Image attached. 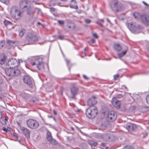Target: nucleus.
<instances>
[{
    "label": "nucleus",
    "mask_w": 149,
    "mask_h": 149,
    "mask_svg": "<svg viewBox=\"0 0 149 149\" xmlns=\"http://www.w3.org/2000/svg\"><path fill=\"white\" fill-rule=\"evenodd\" d=\"M109 6L112 10L115 12L121 11L123 9V5L118 0H112Z\"/></svg>",
    "instance_id": "nucleus-1"
},
{
    "label": "nucleus",
    "mask_w": 149,
    "mask_h": 149,
    "mask_svg": "<svg viewBox=\"0 0 149 149\" xmlns=\"http://www.w3.org/2000/svg\"><path fill=\"white\" fill-rule=\"evenodd\" d=\"M5 72L7 76L10 77L18 76L20 73V70L16 67L10 66L5 69Z\"/></svg>",
    "instance_id": "nucleus-2"
},
{
    "label": "nucleus",
    "mask_w": 149,
    "mask_h": 149,
    "mask_svg": "<svg viewBox=\"0 0 149 149\" xmlns=\"http://www.w3.org/2000/svg\"><path fill=\"white\" fill-rule=\"evenodd\" d=\"M38 37L33 32L28 33L26 36L25 42L26 44L31 45L37 41Z\"/></svg>",
    "instance_id": "nucleus-3"
},
{
    "label": "nucleus",
    "mask_w": 149,
    "mask_h": 149,
    "mask_svg": "<svg viewBox=\"0 0 149 149\" xmlns=\"http://www.w3.org/2000/svg\"><path fill=\"white\" fill-rule=\"evenodd\" d=\"M98 110L96 107H90L86 111V114L87 117L89 118H94L97 116Z\"/></svg>",
    "instance_id": "nucleus-4"
},
{
    "label": "nucleus",
    "mask_w": 149,
    "mask_h": 149,
    "mask_svg": "<svg viewBox=\"0 0 149 149\" xmlns=\"http://www.w3.org/2000/svg\"><path fill=\"white\" fill-rule=\"evenodd\" d=\"M42 61V58L37 57L35 58V61L32 63V65H36L38 69L41 71H43L44 70V64Z\"/></svg>",
    "instance_id": "nucleus-5"
},
{
    "label": "nucleus",
    "mask_w": 149,
    "mask_h": 149,
    "mask_svg": "<svg viewBox=\"0 0 149 149\" xmlns=\"http://www.w3.org/2000/svg\"><path fill=\"white\" fill-rule=\"evenodd\" d=\"M26 123L28 127L33 130L37 129L39 125L38 122L36 120L33 119H30L27 120Z\"/></svg>",
    "instance_id": "nucleus-6"
},
{
    "label": "nucleus",
    "mask_w": 149,
    "mask_h": 149,
    "mask_svg": "<svg viewBox=\"0 0 149 149\" xmlns=\"http://www.w3.org/2000/svg\"><path fill=\"white\" fill-rule=\"evenodd\" d=\"M10 14L13 18L17 19L20 17L21 13L16 7L13 6L11 9Z\"/></svg>",
    "instance_id": "nucleus-7"
},
{
    "label": "nucleus",
    "mask_w": 149,
    "mask_h": 149,
    "mask_svg": "<svg viewBox=\"0 0 149 149\" xmlns=\"http://www.w3.org/2000/svg\"><path fill=\"white\" fill-rule=\"evenodd\" d=\"M23 81L24 82L31 88L33 87V80L30 77L25 75L24 77Z\"/></svg>",
    "instance_id": "nucleus-8"
},
{
    "label": "nucleus",
    "mask_w": 149,
    "mask_h": 149,
    "mask_svg": "<svg viewBox=\"0 0 149 149\" xmlns=\"http://www.w3.org/2000/svg\"><path fill=\"white\" fill-rule=\"evenodd\" d=\"M7 65L10 67L13 66L17 67L19 65V62L15 58H12L8 60Z\"/></svg>",
    "instance_id": "nucleus-9"
},
{
    "label": "nucleus",
    "mask_w": 149,
    "mask_h": 149,
    "mask_svg": "<svg viewBox=\"0 0 149 149\" xmlns=\"http://www.w3.org/2000/svg\"><path fill=\"white\" fill-rule=\"evenodd\" d=\"M117 117V114L116 112L112 111L109 112L107 115L108 120L110 121H114Z\"/></svg>",
    "instance_id": "nucleus-10"
},
{
    "label": "nucleus",
    "mask_w": 149,
    "mask_h": 149,
    "mask_svg": "<svg viewBox=\"0 0 149 149\" xmlns=\"http://www.w3.org/2000/svg\"><path fill=\"white\" fill-rule=\"evenodd\" d=\"M124 127L130 132L135 131L137 127L136 125L131 123H128L125 125Z\"/></svg>",
    "instance_id": "nucleus-11"
},
{
    "label": "nucleus",
    "mask_w": 149,
    "mask_h": 149,
    "mask_svg": "<svg viewBox=\"0 0 149 149\" xmlns=\"http://www.w3.org/2000/svg\"><path fill=\"white\" fill-rule=\"evenodd\" d=\"M70 91L72 96L71 98H74L75 96L78 92V89L77 87L74 84H72L70 87Z\"/></svg>",
    "instance_id": "nucleus-12"
},
{
    "label": "nucleus",
    "mask_w": 149,
    "mask_h": 149,
    "mask_svg": "<svg viewBox=\"0 0 149 149\" xmlns=\"http://www.w3.org/2000/svg\"><path fill=\"white\" fill-rule=\"evenodd\" d=\"M97 102L96 97L92 96L88 99L87 102V104L90 107H93V106L96 104Z\"/></svg>",
    "instance_id": "nucleus-13"
},
{
    "label": "nucleus",
    "mask_w": 149,
    "mask_h": 149,
    "mask_svg": "<svg viewBox=\"0 0 149 149\" xmlns=\"http://www.w3.org/2000/svg\"><path fill=\"white\" fill-rule=\"evenodd\" d=\"M28 1L27 0H22L20 2L19 6L21 9L23 10V11H25L27 8V4Z\"/></svg>",
    "instance_id": "nucleus-14"
},
{
    "label": "nucleus",
    "mask_w": 149,
    "mask_h": 149,
    "mask_svg": "<svg viewBox=\"0 0 149 149\" xmlns=\"http://www.w3.org/2000/svg\"><path fill=\"white\" fill-rule=\"evenodd\" d=\"M112 102L113 106L117 109H120L121 103L119 100L117 99L116 98L114 97L112 100Z\"/></svg>",
    "instance_id": "nucleus-15"
},
{
    "label": "nucleus",
    "mask_w": 149,
    "mask_h": 149,
    "mask_svg": "<svg viewBox=\"0 0 149 149\" xmlns=\"http://www.w3.org/2000/svg\"><path fill=\"white\" fill-rule=\"evenodd\" d=\"M141 20L144 24L148 25H149V16L141 15Z\"/></svg>",
    "instance_id": "nucleus-16"
},
{
    "label": "nucleus",
    "mask_w": 149,
    "mask_h": 149,
    "mask_svg": "<svg viewBox=\"0 0 149 149\" xmlns=\"http://www.w3.org/2000/svg\"><path fill=\"white\" fill-rule=\"evenodd\" d=\"M22 130L23 133L25 137L27 139L30 138V132L29 130L24 127H23Z\"/></svg>",
    "instance_id": "nucleus-17"
},
{
    "label": "nucleus",
    "mask_w": 149,
    "mask_h": 149,
    "mask_svg": "<svg viewBox=\"0 0 149 149\" xmlns=\"http://www.w3.org/2000/svg\"><path fill=\"white\" fill-rule=\"evenodd\" d=\"M7 56L5 55L2 54L0 55V65L4 64L7 59Z\"/></svg>",
    "instance_id": "nucleus-18"
},
{
    "label": "nucleus",
    "mask_w": 149,
    "mask_h": 149,
    "mask_svg": "<svg viewBox=\"0 0 149 149\" xmlns=\"http://www.w3.org/2000/svg\"><path fill=\"white\" fill-rule=\"evenodd\" d=\"M71 3H73L74 5H73L72 4H70V8L77 9L78 8V7L77 5L76 1L75 0H71Z\"/></svg>",
    "instance_id": "nucleus-19"
},
{
    "label": "nucleus",
    "mask_w": 149,
    "mask_h": 149,
    "mask_svg": "<svg viewBox=\"0 0 149 149\" xmlns=\"http://www.w3.org/2000/svg\"><path fill=\"white\" fill-rule=\"evenodd\" d=\"M141 30L140 28L139 25H135L134 29V31L132 33H138L140 32Z\"/></svg>",
    "instance_id": "nucleus-20"
},
{
    "label": "nucleus",
    "mask_w": 149,
    "mask_h": 149,
    "mask_svg": "<svg viewBox=\"0 0 149 149\" xmlns=\"http://www.w3.org/2000/svg\"><path fill=\"white\" fill-rule=\"evenodd\" d=\"M136 25L132 23H130L128 24V27L130 30L132 32L134 31V29Z\"/></svg>",
    "instance_id": "nucleus-21"
},
{
    "label": "nucleus",
    "mask_w": 149,
    "mask_h": 149,
    "mask_svg": "<svg viewBox=\"0 0 149 149\" xmlns=\"http://www.w3.org/2000/svg\"><path fill=\"white\" fill-rule=\"evenodd\" d=\"M68 26L69 29H74L75 27L74 24L71 21H68Z\"/></svg>",
    "instance_id": "nucleus-22"
},
{
    "label": "nucleus",
    "mask_w": 149,
    "mask_h": 149,
    "mask_svg": "<svg viewBox=\"0 0 149 149\" xmlns=\"http://www.w3.org/2000/svg\"><path fill=\"white\" fill-rule=\"evenodd\" d=\"M113 48L117 51H120L121 49V47L118 44H115L113 46Z\"/></svg>",
    "instance_id": "nucleus-23"
},
{
    "label": "nucleus",
    "mask_w": 149,
    "mask_h": 149,
    "mask_svg": "<svg viewBox=\"0 0 149 149\" xmlns=\"http://www.w3.org/2000/svg\"><path fill=\"white\" fill-rule=\"evenodd\" d=\"M103 138L104 140L106 141H109L110 136L109 134H105L103 135Z\"/></svg>",
    "instance_id": "nucleus-24"
},
{
    "label": "nucleus",
    "mask_w": 149,
    "mask_h": 149,
    "mask_svg": "<svg viewBox=\"0 0 149 149\" xmlns=\"http://www.w3.org/2000/svg\"><path fill=\"white\" fill-rule=\"evenodd\" d=\"M21 95L22 97L26 99H27L30 96L29 94L28 93H26L24 91L21 93Z\"/></svg>",
    "instance_id": "nucleus-25"
},
{
    "label": "nucleus",
    "mask_w": 149,
    "mask_h": 149,
    "mask_svg": "<svg viewBox=\"0 0 149 149\" xmlns=\"http://www.w3.org/2000/svg\"><path fill=\"white\" fill-rule=\"evenodd\" d=\"M88 143L91 146H96L98 144L97 142L91 140L88 141Z\"/></svg>",
    "instance_id": "nucleus-26"
},
{
    "label": "nucleus",
    "mask_w": 149,
    "mask_h": 149,
    "mask_svg": "<svg viewBox=\"0 0 149 149\" xmlns=\"http://www.w3.org/2000/svg\"><path fill=\"white\" fill-rule=\"evenodd\" d=\"M26 32L25 29H21L19 31V36L20 37H22L23 36L24 34Z\"/></svg>",
    "instance_id": "nucleus-27"
},
{
    "label": "nucleus",
    "mask_w": 149,
    "mask_h": 149,
    "mask_svg": "<svg viewBox=\"0 0 149 149\" xmlns=\"http://www.w3.org/2000/svg\"><path fill=\"white\" fill-rule=\"evenodd\" d=\"M3 23H4V25H5V26L6 27H7L8 26H9L10 25H12V23L11 22H10L9 21L7 20L6 19H5V20H4V21L3 22Z\"/></svg>",
    "instance_id": "nucleus-28"
},
{
    "label": "nucleus",
    "mask_w": 149,
    "mask_h": 149,
    "mask_svg": "<svg viewBox=\"0 0 149 149\" xmlns=\"http://www.w3.org/2000/svg\"><path fill=\"white\" fill-rule=\"evenodd\" d=\"M65 60L66 63L68 67V70L69 71L70 70V68L72 67V65L70 63V61L69 60L65 59Z\"/></svg>",
    "instance_id": "nucleus-29"
},
{
    "label": "nucleus",
    "mask_w": 149,
    "mask_h": 149,
    "mask_svg": "<svg viewBox=\"0 0 149 149\" xmlns=\"http://www.w3.org/2000/svg\"><path fill=\"white\" fill-rule=\"evenodd\" d=\"M47 140L49 141L52 140V137L51 135V134L50 132H49L47 134Z\"/></svg>",
    "instance_id": "nucleus-30"
},
{
    "label": "nucleus",
    "mask_w": 149,
    "mask_h": 149,
    "mask_svg": "<svg viewBox=\"0 0 149 149\" xmlns=\"http://www.w3.org/2000/svg\"><path fill=\"white\" fill-rule=\"evenodd\" d=\"M133 15L135 17V18L136 19H138L139 17L141 18V16L139 14V13H134L133 14Z\"/></svg>",
    "instance_id": "nucleus-31"
},
{
    "label": "nucleus",
    "mask_w": 149,
    "mask_h": 149,
    "mask_svg": "<svg viewBox=\"0 0 149 149\" xmlns=\"http://www.w3.org/2000/svg\"><path fill=\"white\" fill-rule=\"evenodd\" d=\"M25 10H27V14L29 15H30L32 13L31 8L30 7H27V8Z\"/></svg>",
    "instance_id": "nucleus-32"
},
{
    "label": "nucleus",
    "mask_w": 149,
    "mask_h": 149,
    "mask_svg": "<svg viewBox=\"0 0 149 149\" xmlns=\"http://www.w3.org/2000/svg\"><path fill=\"white\" fill-rule=\"evenodd\" d=\"M8 117L6 116L5 117V118L4 119H3L2 120V123L3 124L5 125L6 124V122L8 120Z\"/></svg>",
    "instance_id": "nucleus-33"
},
{
    "label": "nucleus",
    "mask_w": 149,
    "mask_h": 149,
    "mask_svg": "<svg viewBox=\"0 0 149 149\" xmlns=\"http://www.w3.org/2000/svg\"><path fill=\"white\" fill-rule=\"evenodd\" d=\"M5 42L4 40H2L0 41V48L2 47L4 45Z\"/></svg>",
    "instance_id": "nucleus-34"
},
{
    "label": "nucleus",
    "mask_w": 149,
    "mask_h": 149,
    "mask_svg": "<svg viewBox=\"0 0 149 149\" xmlns=\"http://www.w3.org/2000/svg\"><path fill=\"white\" fill-rule=\"evenodd\" d=\"M124 149H134V148L131 146H127L124 147Z\"/></svg>",
    "instance_id": "nucleus-35"
},
{
    "label": "nucleus",
    "mask_w": 149,
    "mask_h": 149,
    "mask_svg": "<svg viewBox=\"0 0 149 149\" xmlns=\"http://www.w3.org/2000/svg\"><path fill=\"white\" fill-rule=\"evenodd\" d=\"M49 141L52 144L54 145L56 144L57 143L56 141L55 140L53 139V138L52 139V140L51 141Z\"/></svg>",
    "instance_id": "nucleus-36"
},
{
    "label": "nucleus",
    "mask_w": 149,
    "mask_h": 149,
    "mask_svg": "<svg viewBox=\"0 0 149 149\" xmlns=\"http://www.w3.org/2000/svg\"><path fill=\"white\" fill-rule=\"evenodd\" d=\"M37 99L35 97H33L31 100L30 101L33 103H34L37 101Z\"/></svg>",
    "instance_id": "nucleus-37"
},
{
    "label": "nucleus",
    "mask_w": 149,
    "mask_h": 149,
    "mask_svg": "<svg viewBox=\"0 0 149 149\" xmlns=\"http://www.w3.org/2000/svg\"><path fill=\"white\" fill-rule=\"evenodd\" d=\"M125 50L122 53L123 54V55L124 56L126 53L127 51V48L126 46H125Z\"/></svg>",
    "instance_id": "nucleus-38"
},
{
    "label": "nucleus",
    "mask_w": 149,
    "mask_h": 149,
    "mask_svg": "<svg viewBox=\"0 0 149 149\" xmlns=\"http://www.w3.org/2000/svg\"><path fill=\"white\" fill-rule=\"evenodd\" d=\"M113 79L114 80H116L119 77V74H117L116 75L114 76Z\"/></svg>",
    "instance_id": "nucleus-39"
},
{
    "label": "nucleus",
    "mask_w": 149,
    "mask_h": 149,
    "mask_svg": "<svg viewBox=\"0 0 149 149\" xmlns=\"http://www.w3.org/2000/svg\"><path fill=\"white\" fill-rule=\"evenodd\" d=\"M58 38L60 40H62L64 39V37L63 36L59 35L58 36Z\"/></svg>",
    "instance_id": "nucleus-40"
},
{
    "label": "nucleus",
    "mask_w": 149,
    "mask_h": 149,
    "mask_svg": "<svg viewBox=\"0 0 149 149\" xmlns=\"http://www.w3.org/2000/svg\"><path fill=\"white\" fill-rule=\"evenodd\" d=\"M146 101L147 103L149 104V94L146 97Z\"/></svg>",
    "instance_id": "nucleus-41"
},
{
    "label": "nucleus",
    "mask_w": 149,
    "mask_h": 149,
    "mask_svg": "<svg viewBox=\"0 0 149 149\" xmlns=\"http://www.w3.org/2000/svg\"><path fill=\"white\" fill-rule=\"evenodd\" d=\"M85 21L86 23L89 24L91 22V20L89 19H85Z\"/></svg>",
    "instance_id": "nucleus-42"
},
{
    "label": "nucleus",
    "mask_w": 149,
    "mask_h": 149,
    "mask_svg": "<svg viewBox=\"0 0 149 149\" xmlns=\"http://www.w3.org/2000/svg\"><path fill=\"white\" fill-rule=\"evenodd\" d=\"M58 22L59 24L61 25H62L64 24V22L62 20H59L58 21Z\"/></svg>",
    "instance_id": "nucleus-43"
},
{
    "label": "nucleus",
    "mask_w": 149,
    "mask_h": 149,
    "mask_svg": "<svg viewBox=\"0 0 149 149\" xmlns=\"http://www.w3.org/2000/svg\"><path fill=\"white\" fill-rule=\"evenodd\" d=\"M13 136L15 138L17 139L18 138V134L16 133H14L13 134Z\"/></svg>",
    "instance_id": "nucleus-44"
},
{
    "label": "nucleus",
    "mask_w": 149,
    "mask_h": 149,
    "mask_svg": "<svg viewBox=\"0 0 149 149\" xmlns=\"http://www.w3.org/2000/svg\"><path fill=\"white\" fill-rule=\"evenodd\" d=\"M93 36H94L95 38H98V37L96 35V34L95 33H93Z\"/></svg>",
    "instance_id": "nucleus-45"
},
{
    "label": "nucleus",
    "mask_w": 149,
    "mask_h": 149,
    "mask_svg": "<svg viewBox=\"0 0 149 149\" xmlns=\"http://www.w3.org/2000/svg\"><path fill=\"white\" fill-rule=\"evenodd\" d=\"M118 56L120 57H122L124 56L123 54L122 53L118 54Z\"/></svg>",
    "instance_id": "nucleus-46"
},
{
    "label": "nucleus",
    "mask_w": 149,
    "mask_h": 149,
    "mask_svg": "<svg viewBox=\"0 0 149 149\" xmlns=\"http://www.w3.org/2000/svg\"><path fill=\"white\" fill-rule=\"evenodd\" d=\"M83 78L86 80H88V78L86 75H83Z\"/></svg>",
    "instance_id": "nucleus-47"
},
{
    "label": "nucleus",
    "mask_w": 149,
    "mask_h": 149,
    "mask_svg": "<svg viewBox=\"0 0 149 149\" xmlns=\"http://www.w3.org/2000/svg\"><path fill=\"white\" fill-rule=\"evenodd\" d=\"M55 9L53 7H52L50 8V11L51 12H54L55 11Z\"/></svg>",
    "instance_id": "nucleus-48"
},
{
    "label": "nucleus",
    "mask_w": 149,
    "mask_h": 149,
    "mask_svg": "<svg viewBox=\"0 0 149 149\" xmlns=\"http://www.w3.org/2000/svg\"><path fill=\"white\" fill-rule=\"evenodd\" d=\"M2 129L3 130L6 132H7L8 131V130L5 127H3L2 128Z\"/></svg>",
    "instance_id": "nucleus-49"
},
{
    "label": "nucleus",
    "mask_w": 149,
    "mask_h": 149,
    "mask_svg": "<svg viewBox=\"0 0 149 149\" xmlns=\"http://www.w3.org/2000/svg\"><path fill=\"white\" fill-rule=\"evenodd\" d=\"M91 42L92 43H94L95 42V40L94 39H91Z\"/></svg>",
    "instance_id": "nucleus-50"
},
{
    "label": "nucleus",
    "mask_w": 149,
    "mask_h": 149,
    "mask_svg": "<svg viewBox=\"0 0 149 149\" xmlns=\"http://www.w3.org/2000/svg\"><path fill=\"white\" fill-rule=\"evenodd\" d=\"M142 3L144 4L146 6H149V5L147 3H146L145 2H144V1H143L142 2Z\"/></svg>",
    "instance_id": "nucleus-51"
},
{
    "label": "nucleus",
    "mask_w": 149,
    "mask_h": 149,
    "mask_svg": "<svg viewBox=\"0 0 149 149\" xmlns=\"http://www.w3.org/2000/svg\"><path fill=\"white\" fill-rule=\"evenodd\" d=\"M35 9L37 10L38 12L41 11V10L40 8H35Z\"/></svg>",
    "instance_id": "nucleus-52"
},
{
    "label": "nucleus",
    "mask_w": 149,
    "mask_h": 149,
    "mask_svg": "<svg viewBox=\"0 0 149 149\" xmlns=\"http://www.w3.org/2000/svg\"><path fill=\"white\" fill-rule=\"evenodd\" d=\"M23 61L21 59H19L18 62H19V64L20 63L22 62Z\"/></svg>",
    "instance_id": "nucleus-53"
},
{
    "label": "nucleus",
    "mask_w": 149,
    "mask_h": 149,
    "mask_svg": "<svg viewBox=\"0 0 149 149\" xmlns=\"http://www.w3.org/2000/svg\"><path fill=\"white\" fill-rule=\"evenodd\" d=\"M53 112L55 115H56L57 114V113L55 110H53Z\"/></svg>",
    "instance_id": "nucleus-54"
},
{
    "label": "nucleus",
    "mask_w": 149,
    "mask_h": 149,
    "mask_svg": "<svg viewBox=\"0 0 149 149\" xmlns=\"http://www.w3.org/2000/svg\"><path fill=\"white\" fill-rule=\"evenodd\" d=\"M96 23L97 24H99V25H100L101 26H102V27L103 26L101 24L99 23V22H96Z\"/></svg>",
    "instance_id": "nucleus-55"
},
{
    "label": "nucleus",
    "mask_w": 149,
    "mask_h": 149,
    "mask_svg": "<svg viewBox=\"0 0 149 149\" xmlns=\"http://www.w3.org/2000/svg\"><path fill=\"white\" fill-rule=\"evenodd\" d=\"M101 146H102L104 147L105 146V143H102L101 144Z\"/></svg>",
    "instance_id": "nucleus-56"
},
{
    "label": "nucleus",
    "mask_w": 149,
    "mask_h": 149,
    "mask_svg": "<svg viewBox=\"0 0 149 149\" xmlns=\"http://www.w3.org/2000/svg\"><path fill=\"white\" fill-rule=\"evenodd\" d=\"M48 117L49 118H53V117H52V115H48Z\"/></svg>",
    "instance_id": "nucleus-57"
},
{
    "label": "nucleus",
    "mask_w": 149,
    "mask_h": 149,
    "mask_svg": "<svg viewBox=\"0 0 149 149\" xmlns=\"http://www.w3.org/2000/svg\"><path fill=\"white\" fill-rule=\"evenodd\" d=\"M18 141H19V143L20 144H22V141H21V140H19Z\"/></svg>",
    "instance_id": "nucleus-58"
},
{
    "label": "nucleus",
    "mask_w": 149,
    "mask_h": 149,
    "mask_svg": "<svg viewBox=\"0 0 149 149\" xmlns=\"http://www.w3.org/2000/svg\"><path fill=\"white\" fill-rule=\"evenodd\" d=\"M123 86L126 89V91H127V87L125 86Z\"/></svg>",
    "instance_id": "nucleus-59"
},
{
    "label": "nucleus",
    "mask_w": 149,
    "mask_h": 149,
    "mask_svg": "<svg viewBox=\"0 0 149 149\" xmlns=\"http://www.w3.org/2000/svg\"><path fill=\"white\" fill-rule=\"evenodd\" d=\"M53 119L54 120V121H55V122H56V119H55L54 117H53Z\"/></svg>",
    "instance_id": "nucleus-60"
},
{
    "label": "nucleus",
    "mask_w": 149,
    "mask_h": 149,
    "mask_svg": "<svg viewBox=\"0 0 149 149\" xmlns=\"http://www.w3.org/2000/svg\"><path fill=\"white\" fill-rule=\"evenodd\" d=\"M57 4L58 5V6H60V4H61V3H57Z\"/></svg>",
    "instance_id": "nucleus-61"
},
{
    "label": "nucleus",
    "mask_w": 149,
    "mask_h": 149,
    "mask_svg": "<svg viewBox=\"0 0 149 149\" xmlns=\"http://www.w3.org/2000/svg\"><path fill=\"white\" fill-rule=\"evenodd\" d=\"M37 24L39 25H40L41 24V23L40 22H38Z\"/></svg>",
    "instance_id": "nucleus-62"
},
{
    "label": "nucleus",
    "mask_w": 149,
    "mask_h": 149,
    "mask_svg": "<svg viewBox=\"0 0 149 149\" xmlns=\"http://www.w3.org/2000/svg\"><path fill=\"white\" fill-rule=\"evenodd\" d=\"M2 81L1 79L0 80V84L2 83Z\"/></svg>",
    "instance_id": "nucleus-63"
},
{
    "label": "nucleus",
    "mask_w": 149,
    "mask_h": 149,
    "mask_svg": "<svg viewBox=\"0 0 149 149\" xmlns=\"http://www.w3.org/2000/svg\"><path fill=\"white\" fill-rule=\"evenodd\" d=\"M147 51L149 53V47L148 48Z\"/></svg>",
    "instance_id": "nucleus-64"
}]
</instances>
